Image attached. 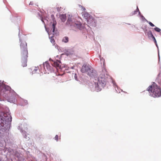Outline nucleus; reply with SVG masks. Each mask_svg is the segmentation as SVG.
I'll list each match as a JSON object with an SVG mask.
<instances>
[{
  "label": "nucleus",
  "mask_w": 161,
  "mask_h": 161,
  "mask_svg": "<svg viewBox=\"0 0 161 161\" xmlns=\"http://www.w3.org/2000/svg\"><path fill=\"white\" fill-rule=\"evenodd\" d=\"M150 95L154 97H158L161 96V90L155 83L150 86L147 89Z\"/></svg>",
  "instance_id": "nucleus-1"
},
{
  "label": "nucleus",
  "mask_w": 161,
  "mask_h": 161,
  "mask_svg": "<svg viewBox=\"0 0 161 161\" xmlns=\"http://www.w3.org/2000/svg\"><path fill=\"white\" fill-rule=\"evenodd\" d=\"M107 81V78L103 75H100L98 78L97 82L95 83L96 90L100 91L102 88L105 86Z\"/></svg>",
  "instance_id": "nucleus-2"
},
{
  "label": "nucleus",
  "mask_w": 161,
  "mask_h": 161,
  "mask_svg": "<svg viewBox=\"0 0 161 161\" xmlns=\"http://www.w3.org/2000/svg\"><path fill=\"white\" fill-rule=\"evenodd\" d=\"M20 47L21 58L27 59L28 53L27 43L25 41L22 42L20 45Z\"/></svg>",
  "instance_id": "nucleus-3"
},
{
  "label": "nucleus",
  "mask_w": 161,
  "mask_h": 161,
  "mask_svg": "<svg viewBox=\"0 0 161 161\" xmlns=\"http://www.w3.org/2000/svg\"><path fill=\"white\" fill-rule=\"evenodd\" d=\"M6 114H4V116L5 117V118L2 117V118H1V125L2 126H4V125H5V126H7V125L8 124H9L12 120V117L11 116H10L9 118L8 117H5V115Z\"/></svg>",
  "instance_id": "nucleus-4"
},
{
  "label": "nucleus",
  "mask_w": 161,
  "mask_h": 161,
  "mask_svg": "<svg viewBox=\"0 0 161 161\" xmlns=\"http://www.w3.org/2000/svg\"><path fill=\"white\" fill-rule=\"evenodd\" d=\"M66 24L69 26H75L78 25L76 23L75 19L72 17L68 18Z\"/></svg>",
  "instance_id": "nucleus-5"
},
{
  "label": "nucleus",
  "mask_w": 161,
  "mask_h": 161,
  "mask_svg": "<svg viewBox=\"0 0 161 161\" xmlns=\"http://www.w3.org/2000/svg\"><path fill=\"white\" fill-rule=\"evenodd\" d=\"M2 86L3 89L1 91V92H3L5 94H7L10 92L11 88L9 86L6 85H2ZM2 93H1V94Z\"/></svg>",
  "instance_id": "nucleus-6"
},
{
  "label": "nucleus",
  "mask_w": 161,
  "mask_h": 161,
  "mask_svg": "<svg viewBox=\"0 0 161 161\" xmlns=\"http://www.w3.org/2000/svg\"><path fill=\"white\" fill-rule=\"evenodd\" d=\"M53 21L51 22V24H50V28H51V33H53L55 31V26L56 25V22L55 20V18L53 19Z\"/></svg>",
  "instance_id": "nucleus-7"
},
{
  "label": "nucleus",
  "mask_w": 161,
  "mask_h": 161,
  "mask_svg": "<svg viewBox=\"0 0 161 161\" xmlns=\"http://www.w3.org/2000/svg\"><path fill=\"white\" fill-rule=\"evenodd\" d=\"M86 73L89 76L91 77H95L96 76V73L95 71H93L92 69H91L89 68L88 70Z\"/></svg>",
  "instance_id": "nucleus-8"
},
{
  "label": "nucleus",
  "mask_w": 161,
  "mask_h": 161,
  "mask_svg": "<svg viewBox=\"0 0 161 161\" xmlns=\"http://www.w3.org/2000/svg\"><path fill=\"white\" fill-rule=\"evenodd\" d=\"M61 62L58 60H56L54 61L52 64L53 66L56 67L57 69L60 68Z\"/></svg>",
  "instance_id": "nucleus-9"
},
{
  "label": "nucleus",
  "mask_w": 161,
  "mask_h": 161,
  "mask_svg": "<svg viewBox=\"0 0 161 161\" xmlns=\"http://www.w3.org/2000/svg\"><path fill=\"white\" fill-rule=\"evenodd\" d=\"M89 68V67L88 66L84 64L83 65L81 69V71L82 73H86L88 70Z\"/></svg>",
  "instance_id": "nucleus-10"
},
{
  "label": "nucleus",
  "mask_w": 161,
  "mask_h": 161,
  "mask_svg": "<svg viewBox=\"0 0 161 161\" xmlns=\"http://www.w3.org/2000/svg\"><path fill=\"white\" fill-rule=\"evenodd\" d=\"M21 65L23 67H26L27 65V59L26 58H21Z\"/></svg>",
  "instance_id": "nucleus-11"
},
{
  "label": "nucleus",
  "mask_w": 161,
  "mask_h": 161,
  "mask_svg": "<svg viewBox=\"0 0 161 161\" xmlns=\"http://www.w3.org/2000/svg\"><path fill=\"white\" fill-rule=\"evenodd\" d=\"M87 22L88 24L91 25L94 24V23L95 22V21L92 18H90L87 20Z\"/></svg>",
  "instance_id": "nucleus-12"
},
{
  "label": "nucleus",
  "mask_w": 161,
  "mask_h": 161,
  "mask_svg": "<svg viewBox=\"0 0 161 161\" xmlns=\"http://www.w3.org/2000/svg\"><path fill=\"white\" fill-rule=\"evenodd\" d=\"M44 67L45 69L46 68L48 70H51L52 68L50 66L49 64L47 63H45V64L44 65Z\"/></svg>",
  "instance_id": "nucleus-13"
},
{
  "label": "nucleus",
  "mask_w": 161,
  "mask_h": 161,
  "mask_svg": "<svg viewBox=\"0 0 161 161\" xmlns=\"http://www.w3.org/2000/svg\"><path fill=\"white\" fill-rule=\"evenodd\" d=\"M60 18L63 22H64L66 19V16L65 15H62L60 16Z\"/></svg>",
  "instance_id": "nucleus-14"
},
{
  "label": "nucleus",
  "mask_w": 161,
  "mask_h": 161,
  "mask_svg": "<svg viewBox=\"0 0 161 161\" xmlns=\"http://www.w3.org/2000/svg\"><path fill=\"white\" fill-rule=\"evenodd\" d=\"M147 35L148 36V37L152 38L153 36L152 34V32L151 31H149L147 32Z\"/></svg>",
  "instance_id": "nucleus-15"
},
{
  "label": "nucleus",
  "mask_w": 161,
  "mask_h": 161,
  "mask_svg": "<svg viewBox=\"0 0 161 161\" xmlns=\"http://www.w3.org/2000/svg\"><path fill=\"white\" fill-rule=\"evenodd\" d=\"M62 41L65 43H67L69 41V38L67 36L64 37L62 39Z\"/></svg>",
  "instance_id": "nucleus-16"
},
{
  "label": "nucleus",
  "mask_w": 161,
  "mask_h": 161,
  "mask_svg": "<svg viewBox=\"0 0 161 161\" xmlns=\"http://www.w3.org/2000/svg\"><path fill=\"white\" fill-rule=\"evenodd\" d=\"M83 15H84V17H85L86 19H87L88 18L89 14L87 12H84L83 14Z\"/></svg>",
  "instance_id": "nucleus-17"
},
{
  "label": "nucleus",
  "mask_w": 161,
  "mask_h": 161,
  "mask_svg": "<svg viewBox=\"0 0 161 161\" xmlns=\"http://www.w3.org/2000/svg\"><path fill=\"white\" fill-rule=\"evenodd\" d=\"M50 39L51 42L53 44H54L55 42L54 39L52 36H51V37L50 38Z\"/></svg>",
  "instance_id": "nucleus-18"
},
{
  "label": "nucleus",
  "mask_w": 161,
  "mask_h": 161,
  "mask_svg": "<svg viewBox=\"0 0 161 161\" xmlns=\"http://www.w3.org/2000/svg\"><path fill=\"white\" fill-rule=\"evenodd\" d=\"M154 30L158 32H160L161 31V30L158 28L156 27L154 28Z\"/></svg>",
  "instance_id": "nucleus-19"
},
{
  "label": "nucleus",
  "mask_w": 161,
  "mask_h": 161,
  "mask_svg": "<svg viewBox=\"0 0 161 161\" xmlns=\"http://www.w3.org/2000/svg\"><path fill=\"white\" fill-rule=\"evenodd\" d=\"M147 22L149 24V25L152 26V27H153L154 26V25L153 24L152 22H150V21H147Z\"/></svg>",
  "instance_id": "nucleus-20"
},
{
  "label": "nucleus",
  "mask_w": 161,
  "mask_h": 161,
  "mask_svg": "<svg viewBox=\"0 0 161 161\" xmlns=\"http://www.w3.org/2000/svg\"><path fill=\"white\" fill-rule=\"evenodd\" d=\"M24 102V103L23 104V105H25L27 104L28 103V101L27 100H23Z\"/></svg>",
  "instance_id": "nucleus-21"
},
{
  "label": "nucleus",
  "mask_w": 161,
  "mask_h": 161,
  "mask_svg": "<svg viewBox=\"0 0 161 161\" xmlns=\"http://www.w3.org/2000/svg\"><path fill=\"white\" fill-rule=\"evenodd\" d=\"M152 38L153 39V40L156 45H157V42L155 37L153 36Z\"/></svg>",
  "instance_id": "nucleus-22"
},
{
  "label": "nucleus",
  "mask_w": 161,
  "mask_h": 161,
  "mask_svg": "<svg viewBox=\"0 0 161 161\" xmlns=\"http://www.w3.org/2000/svg\"><path fill=\"white\" fill-rule=\"evenodd\" d=\"M54 139L55 140H56L57 141H58V135H56L54 137Z\"/></svg>",
  "instance_id": "nucleus-23"
},
{
  "label": "nucleus",
  "mask_w": 161,
  "mask_h": 161,
  "mask_svg": "<svg viewBox=\"0 0 161 161\" xmlns=\"http://www.w3.org/2000/svg\"><path fill=\"white\" fill-rule=\"evenodd\" d=\"M137 10H139V9L138 8V7H137V8L136 9L134 12V14H136L137 11Z\"/></svg>",
  "instance_id": "nucleus-24"
},
{
  "label": "nucleus",
  "mask_w": 161,
  "mask_h": 161,
  "mask_svg": "<svg viewBox=\"0 0 161 161\" xmlns=\"http://www.w3.org/2000/svg\"><path fill=\"white\" fill-rule=\"evenodd\" d=\"M137 10H139V9L138 8V7H137V8L136 9L134 12V14H136L137 11Z\"/></svg>",
  "instance_id": "nucleus-25"
},
{
  "label": "nucleus",
  "mask_w": 161,
  "mask_h": 161,
  "mask_svg": "<svg viewBox=\"0 0 161 161\" xmlns=\"http://www.w3.org/2000/svg\"><path fill=\"white\" fill-rule=\"evenodd\" d=\"M61 8L60 7H57L56 8H57V10L59 12V11H60V10H61Z\"/></svg>",
  "instance_id": "nucleus-26"
},
{
  "label": "nucleus",
  "mask_w": 161,
  "mask_h": 161,
  "mask_svg": "<svg viewBox=\"0 0 161 161\" xmlns=\"http://www.w3.org/2000/svg\"><path fill=\"white\" fill-rule=\"evenodd\" d=\"M81 8L83 11H85V10H86V9L85 8V7H83L82 6H81Z\"/></svg>",
  "instance_id": "nucleus-27"
},
{
  "label": "nucleus",
  "mask_w": 161,
  "mask_h": 161,
  "mask_svg": "<svg viewBox=\"0 0 161 161\" xmlns=\"http://www.w3.org/2000/svg\"><path fill=\"white\" fill-rule=\"evenodd\" d=\"M37 70V69L36 68L35 69H34V70H33L32 72H35Z\"/></svg>",
  "instance_id": "nucleus-28"
},
{
  "label": "nucleus",
  "mask_w": 161,
  "mask_h": 161,
  "mask_svg": "<svg viewBox=\"0 0 161 161\" xmlns=\"http://www.w3.org/2000/svg\"><path fill=\"white\" fill-rule=\"evenodd\" d=\"M33 2H31L29 3V5H33Z\"/></svg>",
  "instance_id": "nucleus-29"
},
{
  "label": "nucleus",
  "mask_w": 161,
  "mask_h": 161,
  "mask_svg": "<svg viewBox=\"0 0 161 161\" xmlns=\"http://www.w3.org/2000/svg\"><path fill=\"white\" fill-rule=\"evenodd\" d=\"M77 23V22H76V23L77 24H78V25H79V24H78V23Z\"/></svg>",
  "instance_id": "nucleus-30"
}]
</instances>
